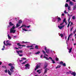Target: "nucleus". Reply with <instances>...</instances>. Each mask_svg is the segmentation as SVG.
<instances>
[{"instance_id": "7", "label": "nucleus", "mask_w": 76, "mask_h": 76, "mask_svg": "<svg viewBox=\"0 0 76 76\" xmlns=\"http://www.w3.org/2000/svg\"><path fill=\"white\" fill-rule=\"evenodd\" d=\"M58 28L60 29H62L63 28H64V25L63 26H58Z\"/></svg>"}, {"instance_id": "63", "label": "nucleus", "mask_w": 76, "mask_h": 76, "mask_svg": "<svg viewBox=\"0 0 76 76\" xmlns=\"http://www.w3.org/2000/svg\"><path fill=\"white\" fill-rule=\"evenodd\" d=\"M4 45H6V43H5V41H4Z\"/></svg>"}, {"instance_id": "6", "label": "nucleus", "mask_w": 76, "mask_h": 76, "mask_svg": "<svg viewBox=\"0 0 76 76\" xmlns=\"http://www.w3.org/2000/svg\"><path fill=\"white\" fill-rule=\"evenodd\" d=\"M49 58H50L51 61H52V63L53 64H54V63H56V62L54 61V60H53V58L51 57H49Z\"/></svg>"}, {"instance_id": "24", "label": "nucleus", "mask_w": 76, "mask_h": 76, "mask_svg": "<svg viewBox=\"0 0 76 76\" xmlns=\"http://www.w3.org/2000/svg\"><path fill=\"white\" fill-rule=\"evenodd\" d=\"M10 71L12 72H12H14V70H13V69H10Z\"/></svg>"}, {"instance_id": "64", "label": "nucleus", "mask_w": 76, "mask_h": 76, "mask_svg": "<svg viewBox=\"0 0 76 76\" xmlns=\"http://www.w3.org/2000/svg\"><path fill=\"white\" fill-rule=\"evenodd\" d=\"M46 57H47L45 56H44L43 57V58H46Z\"/></svg>"}, {"instance_id": "15", "label": "nucleus", "mask_w": 76, "mask_h": 76, "mask_svg": "<svg viewBox=\"0 0 76 76\" xmlns=\"http://www.w3.org/2000/svg\"><path fill=\"white\" fill-rule=\"evenodd\" d=\"M9 24L10 26H13V24H12L11 22H9Z\"/></svg>"}, {"instance_id": "52", "label": "nucleus", "mask_w": 76, "mask_h": 76, "mask_svg": "<svg viewBox=\"0 0 76 76\" xmlns=\"http://www.w3.org/2000/svg\"><path fill=\"white\" fill-rule=\"evenodd\" d=\"M73 27H72V28L70 29V31H72V29H73Z\"/></svg>"}, {"instance_id": "57", "label": "nucleus", "mask_w": 76, "mask_h": 76, "mask_svg": "<svg viewBox=\"0 0 76 76\" xmlns=\"http://www.w3.org/2000/svg\"><path fill=\"white\" fill-rule=\"evenodd\" d=\"M13 37L14 38H17V36H14Z\"/></svg>"}, {"instance_id": "25", "label": "nucleus", "mask_w": 76, "mask_h": 76, "mask_svg": "<svg viewBox=\"0 0 76 76\" xmlns=\"http://www.w3.org/2000/svg\"><path fill=\"white\" fill-rule=\"evenodd\" d=\"M17 45H18V46H19V47H22V46H21V45L20 44V43H18L17 44Z\"/></svg>"}, {"instance_id": "14", "label": "nucleus", "mask_w": 76, "mask_h": 76, "mask_svg": "<svg viewBox=\"0 0 76 76\" xmlns=\"http://www.w3.org/2000/svg\"><path fill=\"white\" fill-rule=\"evenodd\" d=\"M57 19H58V22H60V21H61V18H60V17H58V18H57Z\"/></svg>"}, {"instance_id": "50", "label": "nucleus", "mask_w": 76, "mask_h": 76, "mask_svg": "<svg viewBox=\"0 0 76 76\" xmlns=\"http://www.w3.org/2000/svg\"><path fill=\"white\" fill-rule=\"evenodd\" d=\"M2 67H3V68H5V69H6L7 67L6 66H3Z\"/></svg>"}, {"instance_id": "46", "label": "nucleus", "mask_w": 76, "mask_h": 76, "mask_svg": "<svg viewBox=\"0 0 76 76\" xmlns=\"http://www.w3.org/2000/svg\"><path fill=\"white\" fill-rule=\"evenodd\" d=\"M19 56H20V57H22V56H23V54H19Z\"/></svg>"}, {"instance_id": "56", "label": "nucleus", "mask_w": 76, "mask_h": 76, "mask_svg": "<svg viewBox=\"0 0 76 76\" xmlns=\"http://www.w3.org/2000/svg\"><path fill=\"white\" fill-rule=\"evenodd\" d=\"M40 72V69H39L38 70H37V72Z\"/></svg>"}, {"instance_id": "1", "label": "nucleus", "mask_w": 76, "mask_h": 76, "mask_svg": "<svg viewBox=\"0 0 76 76\" xmlns=\"http://www.w3.org/2000/svg\"><path fill=\"white\" fill-rule=\"evenodd\" d=\"M25 66H26L25 67L26 69H29V67H30V65H29V64H27L26 65H25Z\"/></svg>"}, {"instance_id": "4", "label": "nucleus", "mask_w": 76, "mask_h": 76, "mask_svg": "<svg viewBox=\"0 0 76 76\" xmlns=\"http://www.w3.org/2000/svg\"><path fill=\"white\" fill-rule=\"evenodd\" d=\"M16 32V30H14L12 29V28H11L10 30V33H15Z\"/></svg>"}, {"instance_id": "33", "label": "nucleus", "mask_w": 76, "mask_h": 76, "mask_svg": "<svg viewBox=\"0 0 76 76\" xmlns=\"http://www.w3.org/2000/svg\"><path fill=\"white\" fill-rule=\"evenodd\" d=\"M12 64L11 63L8 64V66H12Z\"/></svg>"}, {"instance_id": "5", "label": "nucleus", "mask_w": 76, "mask_h": 76, "mask_svg": "<svg viewBox=\"0 0 76 76\" xmlns=\"http://www.w3.org/2000/svg\"><path fill=\"white\" fill-rule=\"evenodd\" d=\"M47 66H48V64L47 63L45 62V64L44 65V69H47Z\"/></svg>"}, {"instance_id": "30", "label": "nucleus", "mask_w": 76, "mask_h": 76, "mask_svg": "<svg viewBox=\"0 0 76 76\" xmlns=\"http://www.w3.org/2000/svg\"><path fill=\"white\" fill-rule=\"evenodd\" d=\"M8 38H9V39H12V37H11L10 36H9V34L8 35Z\"/></svg>"}, {"instance_id": "38", "label": "nucleus", "mask_w": 76, "mask_h": 76, "mask_svg": "<svg viewBox=\"0 0 76 76\" xmlns=\"http://www.w3.org/2000/svg\"><path fill=\"white\" fill-rule=\"evenodd\" d=\"M8 41H9V40H7L6 41L7 42V44H5V45H6L7 46V45H8L7 44V42H8Z\"/></svg>"}, {"instance_id": "8", "label": "nucleus", "mask_w": 76, "mask_h": 76, "mask_svg": "<svg viewBox=\"0 0 76 76\" xmlns=\"http://www.w3.org/2000/svg\"><path fill=\"white\" fill-rule=\"evenodd\" d=\"M45 69V72L44 73V74H45V73H47V70H49L50 69H48V68H44Z\"/></svg>"}, {"instance_id": "51", "label": "nucleus", "mask_w": 76, "mask_h": 76, "mask_svg": "<svg viewBox=\"0 0 76 76\" xmlns=\"http://www.w3.org/2000/svg\"><path fill=\"white\" fill-rule=\"evenodd\" d=\"M70 16H69V18L68 20V22H70Z\"/></svg>"}, {"instance_id": "21", "label": "nucleus", "mask_w": 76, "mask_h": 76, "mask_svg": "<svg viewBox=\"0 0 76 76\" xmlns=\"http://www.w3.org/2000/svg\"><path fill=\"white\" fill-rule=\"evenodd\" d=\"M20 25H18V23H17L16 24V28H17L18 27H19V26H20Z\"/></svg>"}, {"instance_id": "48", "label": "nucleus", "mask_w": 76, "mask_h": 76, "mask_svg": "<svg viewBox=\"0 0 76 76\" xmlns=\"http://www.w3.org/2000/svg\"><path fill=\"white\" fill-rule=\"evenodd\" d=\"M73 25V22H71L70 26H71V25Z\"/></svg>"}, {"instance_id": "11", "label": "nucleus", "mask_w": 76, "mask_h": 76, "mask_svg": "<svg viewBox=\"0 0 76 76\" xmlns=\"http://www.w3.org/2000/svg\"><path fill=\"white\" fill-rule=\"evenodd\" d=\"M39 67H40V65H39V64H37L36 68L37 69H38V68Z\"/></svg>"}, {"instance_id": "22", "label": "nucleus", "mask_w": 76, "mask_h": 76, "mask_svg": "<svg viewBox=\"0 0 76 76\" xmlns=\"http://www.w3.org/2000/svg\"><path fill=\"white\" fill-rule=\"evenodd\" d=\"M69 4H71V5H73V3L71 1L69 2Z\"/></svg>"}, {"instance_id": "9", "label": "nucleus", "mask_w": 76, "mask_h": 76, "mask_svg": "<svg viewBox=\"0 0 76 76\" xmlns=\"http://www.w3.org/2000/svg\"><path fill=\"white\" fill-rule=\"evenodd\" d=\"M16 53L18 54H19V53H23V51L22 50L17 51Z\"/></svg>"}, {"instance_id": "32", "label": "nucleus", "mask_w": 76, "mask_h": 76, "mask_svg": "<svg viewBox=\"0 0 76 76\" xmlns=\"http://www.w3.org/2000/svg\"><path fill=\"white\" fill-rule=\"evenodd\" d=\"M26 61H25V62H23L22 64H25V63H26Z\"/></svg>"}, {"instance_id": "37", "label": "nucleus", "mask_w": 76, "mask_h": 76, "mask_svg": "<svg viewBox=\"0 0 76 76\" xmlns=\"http://www.w3.org/2000/svg\"><path fill=\"white\" fill-rule=\"evenodd\" d=\"M42 52L43 53V54H46V53H45V51L44 50H42Z\"/></svg>"}, {"instance_id": "54", "label": "nucleus", "mask_w": 76, "mask_h": 76, "mask_svg": "<svg viewBox=\"0 0 76 76\" xmlns=\"http://www.w3.org/2000/svg\"><path fill=\"white\" fill-rule=\"evenodd\" d=\"M23 43H28V42H25L24 41H23Z\"/></svg>"}, {"instance_id": "18", "label": "nucleus", "mask_w": 76, "mask_h": 76, "mask_svg": "<svg viewBox=\"0 0 76 76\" xmlns=\"http://www.w3.org/2000/svg\"><path fill=\"white\" fill-rule=\"evenodd\" d=\"M63 21L65 22V23H66V18H65L64 19Z\"/></svg>"}, {"instance_id": "10", "label": "nucleus", "mask_w": 76, "mask_h": 76, "mask_svg": "<svg viewBox=\"0 0 76 76\" xmlns=\"http://www.w3.org/2000/svg\"><path fill=\"white\" fill-rule=\"evenodd\" d=\"M8 73L9 74V75H10V76H11V75H12V73H11V72H10V71L9 70H8Z\"/></svg>"}, {"instance_id": "45", "label": "nucleus", "mask_w": 76, "mask_h": 76, "mask_svg": "<svg viewBox=\"0 0 76 76\" xmlns=\"http://www.w3.org/2000/svg\"><path fill=\"white\" fill-rule=\"evenodd\" d=\"M4 72H5V73H7V70L6 69V70H5Z\"/></svg>"}, {"instance_id": "26", "label": "nucleus", "mask_w": 76, "mask_h": 76, "mask_svg": "<svg viewBox=\"0 0 76 76\" xmlns=\"http://www.w3.org/2000/svg\"><path fill=\"white\" fill-rule=\"evenodd\" d=\"M72 19L73 20H75V19H76V17H75V16H73L72 17Z\"/></svg>"}, {"instance_id": "2", "label": "nucleus", "mask_w": 76, "mask_h": 76, "mask_svg": "<svg viewBox=\"0 0 76 76\" xmlns=\"http://www.w3.org/2000/svg\"><path fill=\"white\" fill-rule=\"evenodd\" d=\"M69 72H70L71 75H73L74 76H76V72H73L70 71H69Z\"/></svg>"}, {"instance_id": "35", "label": "nucleus", "mask_w": 76, "mask_h": 76, "mask_svg": "<svg viewBox=\"0 0 76 76\" xmlns=\"http://www.w3.org/2000/svg\"><path fill=\"white\" fill-rule=\"evenodd\" d=\"M60 66H61L60 65L56 67V69H57V68H60Z\"/></svg>"}, {"instance_id": "42", "label": "nucleus", "mask_w": 76, "mask_h": 76, "mask_svg": "<svg viewBox=\"0 0 76 76\" xmlns=\"http://www.w3.org/2000/svg\"><path fill=\"white\" fill-rule=\"evenodd\" d=\"M23 26L25 27L26 28V26L25 25H23L22 26V27H23Z\"/></svg>"}, {"instance_id": "47", "label": "nucleus", "mask_w": 76, "mask_h": 76, "mask_svg": "<svg viewBox=\"0 0 76 76\" xmlns=\"http://www.w3.org/2000/svg\"><path fill=\"white\" fill-rule=\"evenodd\" d=\"M45 59L46 60H49V58H48L47 57H46Z\"/></svg>"}, {"instance_id": "55", "label": "nucleus", "mask_w": 76, "mask_h": 76, "mask_svg": "<svg viewBox=\"0 0 76 76\" xmlns=\"http://www.w3.org/2000/svg\"><path fill=\"white\" fill-rule=\"evenodd\" d=\"M10 26H11L10 25L8 26L7 27V28H9V27H10Z\"/></svg>"}, {"instance_id": "44", "label": "nucleus", "mask_w": 76, "mask_h": 76, "mask_svg": "<svg viewBox=\"0 0 76 76\" xmlns=\"http://www.w3.org/2000/svg\"><path fill=\"white\" fill-rule=\"evenodd\" d=\"M70 1V0H66V2L67 3V2H69Z\"/></svg>"}, {"instance_id": "59", "label": "nucleus", "mask_w": 76, "mask_h": 76, "mask_svg": "<svg viewBox=\"0 0 76 76\" xmlns=\"http://www.w3.org/2000/svg\"><path fill=\"white\" fill-rule=\"evenodd\" d=\"M15 49H16L17 50H19V48H15Z\"/></svg>"}, {"instance_id": "43", "label": "nucleus", "mask_w": 76, "mask_h": 76, "mask_svg": "<svg viewBox=\"0 0 76 76\" xmlns=\"http://www.w3.org/2000/svg\"><path fill=\"white\" fill-rule=\"evenodd\" d=\"M7 45H11V44L10 43H7Z\"/></svg>"}, {"instance_id": "28", "label": "nucleus", "mask_w": 76, "mask_h": 76, "mask_svg": "<svg viewBox=\"0 0 76 76\" xmlns=\"http://www.w3.org/2000/svg\"><path fill=\"white\" fill-rule=\"evenodd\" d=\"M60 36H61V38H63V34H60Z\"/></svg>"}, {"instance_id": "58", "label": "nucleus", "mask_w": 76, "mask_h": 76, "mask_svg": "<svg viewBox=\"0 0 76 76\" xmlns=\"http://www.w3.org/2000/svg\"><path fill=\"white\" fill-rule=\"evenodd\" d=\"M26 58H22L23 60H26Z\"/></svg>"}, {"instance_id": "53", "label": "nucleus", "mask_w": 76, "mask_h": 76, "mask_svg": "<svg viewBox=\"0 0 76 76\" xmlns=\"http://www.w3.org/2000/svg\"><path fill=\"white\" fill-rule=\"evenodd\" d=\"M64 13H68V12H66V10L64 11Z\"/></svg>"}, {"instance_id": "16", "label": "nucleus", "mask_w": 76, "mask_h": 76, "mask_svg": "<svg viewBox=\"0 0 76 76\" xmlns=\"http://www.w3.org/2000/svg\"><path fill=\"white\" fill-rule=\"evenodd\" d=\"M39 47L38 45H36L35 46V48L36 49H39Z\"/></svg>"}, {"instance_id": "23", "label": "nucleus", "mask_w": 76, "mask_h": 76, "mask_svg": "<svg viewBox=\"0 0 76 76\" xmlns=\"http://www.w3.org/2000/svg\"><path fill=\"white\" fill-rule=\"evenodd\" d=\"M11 69H15V67H13V66H11Z\"/></svg>"}, {"instance_id": "41", "label": "nucleus", "mask_w": 76, "mask_h": 76, "mask_svg": "<svg viewBox=\"0 0 76 76\" xmlns=\"http://www.w3.org/2000/svg\"><path fill=\"white\" fill-rule=\"evenodd\" d=\"M76 8V5L73 7V10H75V8Z\"/></svg>"}, {"instance_id": "49", "label": "nucleus", "mask_w": 76, "mask_h": 76, "mask_svg": "<svg viewBox=\"0 0 76 76\" xmlns=\"http://www.w3.org/2000/svg\"><path fill=\"white\" fill-rule=\"evenodd\" d=\"M33 49H34V48H31L29 49V50H33Z\"/></svg>"}, {"instance_id": "19", "label": "nucleus", "mask_w": 76, "mask_h": 76, "mask_svg": "<svg viewBox=\"0 0 76 76\" xmlns=\"http://www.w3.org/2000/svg\"><path fill=\"white\" fill-rule=\"evenodd\" d=\"M69 6V5L67 4H66L65 5V7H67Z\"/></svg>"}, {"instance_id": "27", "label": "nucleus", "mask_w": 76, "mask_h": 76, "mask_svg": "<svg viewBox=\"0 0 76 76\" xmlns=\"http://www.w3.org/2000/svg\"><path fill=\"white\" fill-rule=\"evenodd\" d=\"M39 53H40V51H38L37 52V53H36L35 54H39Z\"/></svg>"}, {"instance_id": "39", "label": "nucleus", "mask_w": 76, "mask_h": 76, "mask_svg": "<svg viewBox=\"0 0 76 76\" xmlns=\"http://www.w3.org/2000/svg\"><path fill=\"white\" fill-rule=\"evenodd\" d=\"M76 29H75L74 31L73 32L74 34H75V33H76Z\"/></svg>"}, {"instance_id": "13", "label": "nucleus", "mask_w": 76, "mask_h": 76, "mask_svg": "<svg viewBox=\"0 0 76 76\" xmlns=\"http://www.w3.org/2000/svg\"><path fill=\"white\" fill-rule=\"evenodd\" d=\"M33 46H34L32 45H31V46L28 45V46H27L26 47L27 48H31V47H32Z\"/></svg>"}, {"instance_id": "62", "label": "nucleus", "mask_w": 76, "mask_h": 76, "mask_svg": "<svg viewBox=\"0 0 76 76\" xmlns=\"http://www.w3.org/2000/svg\"><path fill=\"white\" fill-rule=\"evenodd\" d=\"M72 34H73L72 33H71L70 34H69V35H70V36H72Z\"/></svg>"}, {"instance_id": "12", "label": "nucleus", "mask_w": 76, "mask_h": 76, "mask_svg": "<svg viewBox=\"0 0 76 76\" xmlns=\"http://www.w3.org/2000/svg\"><path fill=\"white\" fill-rule=\"evenodd\" d=\"M21 23H22V21L21 20H20L18 21V23L19 24H21Z\"/></svg>"}, {"instance_id": "17", "label": "nucleus", "mask_w": 76, "mask_h": 76, "mask_svg": "<svg viewBox=\"0 0 76 76\" xmlns=\"http://www.w3.org/2000/svg\"><path fill=\"white\" fill-rule=\"evenodd\" d=\"M72 48H70L69 50V53H71V52L72 51Z\"/></svg>"}, {"instance_id": "40", "label": "nucleus", "mask_w": 76, "mask_h": 76, "mask_svg": "<svg viewBox=\"0 0 76 76\" xmlns=\"http://www.w3.org/2000/svg\"><path fill=\"white\" fill-rule=\"evenodd\" d=\"M56 61H58V58H56Z\"/></svg>"}, {"instance_id": "36", "label": "nucleus", "mask_w": 76, "mask_h": 76, "mask_svg": "<svg viewBox=\"0 0 76 76\" xmlns=\"http://www.w3.org/2000/svg\"><path fill=\"white\" fill-rule=\"evenodd\" d=\"M63 66H66V65L65 63H63L62 64Z\"/></svg>"}, {"instance_id": "31", "label": "nucleus", "mask_w": 76, "mask_h": 76, "mask_svg": "<svg viewBox=\"0 0 76 76\" xmlns=\"http://www.w3.org/2000/svg\"><path fill=\"white\" fill-rule=\"evenodd\" d=\"M68 9L69 10H70V6L68 7Z\"/></svg>"}, {"instance_id": "29", "label": "nucleus", "mask_w": 76, "mask_h": 76, "mask_svg": "<svg viewBox=\"0 0 76 76\" xmlns=\"http://www.w3.org/2000/svg\"><path fill=\"white\" fill-rule=\"evenodd\" d=\"M63 64V62L62 61H61L59 63V64Z\"/></svg>"}, {"instance_id": "61", "label": "nucleus", "mask_w": 76, "mask_h": 76, "mask_svg": "<svg viewBox=\"0 0 76 76\" xmlns=\"http://www.w3.org/2000/svg\"><path fill=\"white\" fill-rule=\"evenodd\" d=\"M21 47H25V45H21Z\"/></svg>"}, {"instance_id": "60", "label": "nucleus", "mask_w": 76, "mask_h": 76, "mask_svg": "<svg viewBox=\"0 0 76 76\" xmlns=\"http://www.w3.org/2000/svg\"><path fill=\"white\" fill-rule=\"evenodd\" d=\"M62 16H64V13H62Z\"/></svg>"}, {"instance_id": "20", "label": "nucleus", "mask_w": 76, "mask_h": 76, "mask_svg": "<svg viewBox=\"0 0 76 76\" xmlns=\"http://www.w3.org/2000/svg\"><path fill=\"white\" fill-rule=\"evenodd\" d=\"M16 28V27H15V26H13L12 27V28H11V29H14Z\"/></svg>"}, {"instance_id": "3", "label": "nucleus", "mask_w": 76, "mask_h": 76, "mask_svg": "<svg viewBox=\"0 0 76 76\" xmlns=\"http://www.w3.org/2000/svg\"><path fill=\"white\" fill-rule=\"evenodd\" d=\"M45 50L46 51V53L48 54L50 53V50L48 49H47V47H45Z\"/></svg>"}, {"instance_id": "34", "label": "nucleus", "mask_w": 76, "mask_h": 76, "mask_svg": "<svg viewBox=\"0 0 76 76\" xmlns=\"http://www.w3.org/2000/svg\"><path fill=\"white\" fill-rule=\"evenodd\" d=\"M22 29L23 30V31H28V30H26V29H25V28H24V29L23 28Z\"/></svg>"}]
</instances>
